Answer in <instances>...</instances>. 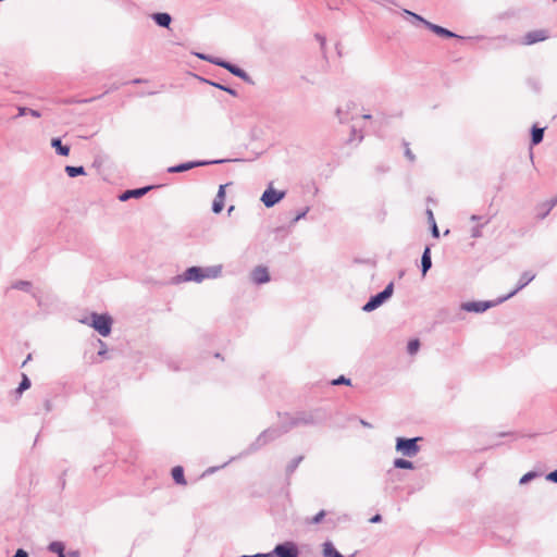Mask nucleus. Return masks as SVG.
<instances>
[{"mask_svg": "<svg viewBox=\"0 0 557 557\" xmlns=\"http://www.w3.org/2000/svg\"><path fill=\"white\" fill-rule=\"evenodd\" d=\"M295 418V416H288L284 414L281 416V424L280 426H273L269 428L265 431H263L257 440L251 444L250 450H257L260 447L264 446L271 441H274L282 436L284 433H287L289 430L294 429L295 426L290 425V420Z\"/></svg>", "mask_w": 557, "mask_h": 557, "instance_id": "obj_1", "label": "nucleus"}, {"mask_svg": "<svg viewBox=\"0 0 557 557\" xmlns=\"http://www.w3.org/2000/svg\"><path fill=\"white\" fill-rule=\"evenodd\" d=\"M79 322L94 327L101 336H108L111 333L113 323L109 314H99L96 312L81 319Z\"/></svg>", "mask_w": 557, "mask_h": 557, "instance_id": "obj_2", "label": "nucleus"}, {"mask_svg": "<svg viewBox=\"0 0 557 557\" xmlns=\"http://www.w3.org/2000/svg\"><path fill=\"white\" fill-rule=\"evenodd\" d=\"M299 550L295 543L285 542L278 544L270 553H256L252 555H242L240 557H298Z\"/></svg>", "mask_w": 557, "mask_h": 557, "instance_id": "obj_3", "label": "nucleus"}, {"mask_svg": "<svg viewBox=\"0 0 557 557\" xmlns=\"http://www.w3.org/2000/svg\"><path fill=\"white\" fill-rule=\"evenodd\" d=\"M421 441V437L413 438H405L397 437L395 449L397 453L401 454L405 457L412 458L417 456L420 451V447L418 442Z\"/></svg>", "mask_w": 557, "mask_h": 557, "instance_id": "obj_4", "label": "nucleus"}, {"mask_svg": "<svg viewBox=\"0 0 557 557\" xmlns=\"http://www.w3.org/2000/svg\"><path fill=\"white\" fill-rule=\"evenodd\" d=\"M394 293V283L391 282L386 285V287L375 296H372L369 301L362 307L364 312H371L382 306L386 300H388Z\"/></svg>", "mask_w": 557, "mask_h": 557, "instance_id": "obj_5", "label": "nucleus"}, {"mask_svg": "<svg viewBox=\"0 0 557 557\" xmlns=\"http://www.w3.org/2000/svg\"><path fill=\"white\" fill-rule=\"evenodd\" d=\"M324 417L321 411L301 412L290 420L292 426L320 424Z\"/></svg>", "mask_w": 557, "mask_h": 557, "instance_id": "obj_6", "label": "nucleus"}, {"mask_svg": "<svg viewBox=\"0 0 557 557\" xmlns=\"http://www.w3.org/2000/svg\"><path fill=\"white\" fill-rule=\"evenodd\" d=\"M535 278V274L531 271H525L520 275V278L518 281L517 287L511 290L508 295L500 297L496 300V304H502L512 296H515L519 290L524 288L529 283H531Z\"/></svg>", "mask_w": 557, "mask_h": 557, "instance_id": "obj_7", "label": "nucleus"}, {"mask_svg": "<svg viewBox=\"0 0 557 557\" xmlns=\"http://www.w3.org/2000/svg\"><path fill=\"white\" fill-rule=\"evenodd\" d=\"M285 197V191H280L269 186L261 196V201L267 208H272Z\"/></svg>", "mask_w": 557, "mask_h": 557, "instance_id": "obj_8", "label": "nucleus"}, {"mask_svg": "<svg viewBox=\"0 0 557 557\" xmlns=\"http://www.w3.org/2000/svg\"><path fill=\"white\" fill-rule=\"evenodd\" d=\"M224 160H214V161H189L185 163H181L178 165H173L168 169L169 173H181L188 170H191L197 166H203L208 164L222 163Z\"/></svg>", "mask_w": 557, "mask_h": 557, "instance_id": "obj_9", "label": "nucleus"}, {"mask_svg": "<svg viewBox=\"0 0 557 557\" xmlns=\"http://www.w3.org/2000/svg\"><path fill=\"white\" fill-rule=\"evenodd\" d=\"M178 282H196L201 283L205 281L201 267L187 268L182 275L177 277Z\"/></svg>", "mask_w": 557, "mask_h": 557, "instance_id": "obj_10", "label": "nucleus"}, {"mask_svg": "<svg viewBox=\"0 0 557 557\" xmlns=\"http://www.w3.org/2000/svg\"><path fill=\"white\" fill-rule=\"evenodd\" d=\"M496 305V301H468L461 305V309L467 312L482 313Z\"/></svg>", "mask_w": 557, "mask_h": 557, "instance_id": "obj_11", "label": "nucleus"}, {"mask_svg": "<svg viewBox=\"0 0 557 557\" xmlns=\"http://www.w3.org/2000/svg\"><path fill=\"white\" fill-rule=\"evenodd\" d=\"M250 277H251V281L257 285H261V284H265V283L270 282V274H269L268 268H265L263 265L256 267L251 271Z\"/></svg>", "mask_w": 557, "mask_h": 557, "instance_id": "obj_12", "label": "nucleus"}, {"mask_svg": "<svg viewBox=\"0 0 557 557\" xmlns=\"http://www.w3.org/2000/svg\"><path fill=\"white\" fill-rule=\"evenodd\" d=\"M152 187L151 186H147V187H141V188H136V189H129V190H126L124 193H122L120 196H119V199L121 201H127L128 199L131 198H140L143 197L148 190H150Z\"/></svg>", "mask_w": 557, "mask_h": 557, "instance_id": "obj_13", "label": "nucleus"}, {"mask_svg": "<svg viewBox=\"0 0 557 557\" xmlns=\"http://www.w3.org/2000/svg\"><path fill=\"white\" fill-rule=\"evenodd\" d=\"M547 38V35H546V32L545 30H533V32H529L524 38H523V44L524 45H533V44H536V42H540V41H543Z\"/></svg>", "mask_w": 557, "mask_h": 557, "instance_id": "obj_14", "label": "nucleus"}, {"mask_svg": "<svg viewBox=\"0 0 557 557\" xmlns=\"http://www.w3.org/2000/svg\"><path fill=\"white\" fill-rule=\"evenodd\" d=\"M205 280H214L222 276L223 265L214 264L210 267L202 268Z\"/></svg>", "mask_w": 557, "mask_h": 557, "instance_id": "obj_15", "label": "nucleus"}, {"mask_svg": "<svg viewBox=\"0 0 557 557\" xmlns=\"http://www.w3.org/2000/svg\"><path fill=\"white\" fill-rule=\"evenodd\" d=\"M423 24L430 29L432 30L433 33H435L436 35H440V36H443V37H448V38H453V37H457L456 34H454L453 32L442 27V26H438L436 24H433L429 21H423Z\"/></svg>", "mask_w": 557, "mask_h": 557, "instance_id": "obj_16", "label": "nucleus"}, {"mask_svg": "<svg viewBox=\"0 0 557 557\" xmlns=\"http://www.w3.org/2000/svg\"><path fill=\"white\" fill-rule=\"evenodd\" d=\"M219 66L227 70L228 72H231L233 75L244 79V81H249V76L248 74L240 67L230 63V62H226V63H219Z\"/></svg>", "mask_w": 557, "mask_h": 557, "instance_id": "obj_17", "label": "nucleus"}, {"mask_svg": "<svg viewBox=\"0 0 557 557\" xmlns=\"http://www.w3.org/2000/svg\"><path fill=\"white\" fill-rule=\"evenodd\" d=\"M224 199H225L224 186L221 185L219 187V191H218V194L213 200V203H212V211L214 213H220L223 210Z\"/></svg>", "mask_w": 557, "mask_h": 557, "instance_id": "obj_18", "label": "nucleus"}, {"mask_svg": "<svg viewBox=\"0 0 557 557\" xmlns=\"http://www.w3.org/2000/svg\"><path fill=\"white\" fill-rule=\"evenodd\" d=\"M557 205V198H553L537 206V216L544 219L550 210Z\"/></svg>", "mask_w": 557, "mask_h": 557, "instance_id": "obj_19", "label": "nucleus"}, {"mask_svg": "<svg viewBox=\"0 0 557 557\" xmlns=\"http://www.w3.org/2000/svg\"><path fill=\"white\" fill-rule=\"evenodd\" d=\"M151 18L154 21L157 25L165 28H168L172 22L171 15L165 12L153 13L151 15Z\"/></svg>", "mask_w": 557, "mask_h": 557, "instance_id": "obj_20", "label": "nucleus"}, {"mask_svg": "<svg viewBox=\"0 0 557 557\" xmlns=\"http://www.w3.org/2000/svg\"><path fill=\"white\" fill-rule=\"evenodd\" d=\"M352 107V103H346L345 106L337 108L336 116L341 123H346L351 119L349 117V111Z\"/></svg>", "mask_w": 557, "mask_h": 557, "instance_id": "obj_21", "label": "nucleus"}, {"mask_svg": "<svg viewBox=\"0 0 557 557\" xmlns=\"http://www.w3.org/2000/svg\"><path fill=\"white\" fill-rule=\"evenodd\" d=\"M431 267H432L431 250L429 247H426L421 257L422 274L425 275L426 272L431 269Z\"/></svg>", "mask_w": 557, "mask_h": 557, "instance_id": "obj_22", "label": "nucleus"}, {"mask_svg": "<svg viewBox=\"0 0 557 557\" xmlns=\"http://www.w3.org/2000/svg\"><path fill=\"white\" fill-rule=\"evenodd\" d=\"M65 546L62 542L55 541L49 544L48 552L58 555V557H65Z\"/></svg>", "mask_w": 557, "mask_h": 557, "instance_id": "obj_23", "label": "nucleus"}, {"mask_svg": "<svg viewBox=\"0 0 557 557\" xmlns=\"http://www.w3.org/2000/svg\"><path fill=\"white\" fill-rule=\"evenodd\" d=\"M51 146L55 149L57 153H59L60 156L65 157V156H69V153H70V147L62 145L60 138H52Z\"/></svg>", "mask_w": 557, "mask_h": 557, "instance_id": "obj_24", "label": "nucleus"}, {"mask_svg": "<svg viewBox=\"0 0 557 557\" xmlns=\"http://www.w3.org/2000/svg\"><path fill=\"white\" fill-rule=\"evenodd\" d=\"M323 557H344L339 552L336 550L331 542L323 544Z\"/></svg>", "mask_w": 557, "mask_h": 557, "instance_id": "obj_25", "label": "nucleus"}, {"mask_svg": "<svg viewBox=\"0 0 557 557\" xmlns=\"http://www.w3.org/2000/svg\"><path fill=\"white\" fill-rule=\"evenodd\" d=\"M172 476H173V480L177 483V484H182V485H185L186 484V481H185V478H184V470L182 467L177 466V467H174L172 469Z\"/></svg>", "mask_w": 557, "mask_h": 557, "instance_id": "obj_26", "label": "nucleus"}, {"mask_svg": "<svg viewBox=\"0 0 557 557\" xmlns=\"http://www.w3.org/2000/svg\"><path fill=\"white\" fill-rule=\"evenodd\" d=\"M64 170L70 177H76L86 174L84 166L66 165Z\"/></svg>", "mask_w": 557, "mask_h": 557, "instance_id": "obj_27", "label": "nucleus"}, {"mask_svg": "<svg viewBox=\"0 0 557 557\" xmlns=\"http://www.w3.org/2000/svg\"><path fill=\"white\" fill-rule=\"evenodd\" d=\"M394 467L397 469H413V463L407 459L397 458L394 460Z\"/></svg>", "mask_w": 557, "mask_h": 557, "instance_id": "obj_28", "label": "nucleus"}, {"mask_svg": "<svg viewBox=\"0 0 557 557\" xmlns=\"http://www.w3.org/2000/svg\"><path fill=\"white\" fill-rule=\"evenodd\" d=\"M544 128L533 127L532 129V144L537 145L543 140Z\"/></svg>", "mask_w": 557, "mask_h": 557, "instance_id": "obj_29", "label": "nucleus"}, {"mask_svg": "<svg viewBox=\"0 0 557 557\" xmlns=\"http://www.w3.org/2000/svg\"><path fill=\"white\" fill-rule=\"evenodd\" d=\"M12 288L28 293L32 289V283L28 281H17L12 284Z\"/></svg>", "mask_w": 557, "mask_h": 557, "instance_id": "obj_30", "label": "nucleus"}, {"mask_svg": "<svg viewBox=\"0 0 557 557\" xmlns=\"http://www.w3.org/2000/svg\"><path fill=\"white\" fill-rule=\"evenodd\" d=\"M488 222H490V220L487 219V220H485L483 223L474 225V226L471 228V237H472V238H480V237H482V228H483V227H484V225H486Z\"/></svg>", "mask_w": 557, "mask_h": 557, "instance_id": "obj_31", "label": "nucleus"}, {"mask_svg": "<svg viewBox=\"0 0 557 557\" xmlns=\"http://www.w3.org/2000/svg\"><path fill=\"white\" fill-rule=\"evenodd\" d=\"M420 348L419 339H411L407 345V351L409 355H416Z\"/></svg>", "mask_w": 557, "mask_h": 557, "instance_id": "obj_32", "label": "nucleus"}, {"mask_svg": "<svg viewBox=\"0 0 557 557\" xmlns=\"http://www.w3.org/2000/svg\"><path fill=\"white\" fill-rule=\"evenodd\" d=\"M537 475H539V473H537V472H535V471H530V472H528V473H525L524 475H522V476H521V479H520L519 483H520L521 485L527 484V483H529L530 481H532L533 479H535Z\"/></svg>", "mask_w": 557, "mask_h": 557, "instance_id": "obj_33", "label": "nucleus"}, {"mask_svg": "<svg viewBox=\"0 0 557 557\" xmlns=\"http://www.w3.org/2000/svg\"><path fill=\"white\" fill-rule=\"evenodd\" d=\"M30 386L29 379L24 374L22 382L18 385L17 393H23L25 389H28Z\"/></svg>", "mask_w": 557, "mask_h": 557, "instance_id": "obj_34", "label": "nucleus"}, {"mask_svg": "<svg viewBox=\"0 0 557 557\" xmlns=\"http://www.w3.org/2000/svg\"><path fill=\"white\" fill-rule=\"evenodd\" d=\"M214 87L221 89V90H224L226 92H228L230 95L232 96H236V91L230 87H226V86H223L221 84H218V83H211Z\"/></svg>", "mask_w": 557, "mask_h": 557, "instance_id": "obj_35", "label": "nucleus"}, {"mask_svg": "<svg viewBox=\"0 0 557 557\" xmlns=\"http://www.w3.org/2000/svg\"><path fill=\"white\" fill-rule=\"evenodd\" d=\"M324 517H325V511L321 510L311 519V523L318 524V523H320L322 521V519Z\"/></svg>", "mask_w": 557, "mask_h": 557, "instance_id": "obj_36", "label": "nucleus"}, {"mask_svg": "<svg viewBox=\"0 0 557 557\" xmlns=\"http://www.w3.org/2000/svg\"><path fill=\"white\" fill-rule=\"evenodd\" d=\"M332 384L333 385H339V384L350 385V380L346 379L344 375H341L338 379L334 380L332 382Z\"/></svg>", "mask_w": 557, "mask_h": 557, "instance_id": "obj_37", "label": "nucleus"}, {"mask_svg": "<svg viewBox=\"0 0 557 557\" xmlns=\"http://www.w3.org/2000/svg\"><path fill=\"white\" fill-rule=\"evenodd\" d=\"M301 460H302V457H298V458L294 459V460L288 465V468H287V469H288V471H290V472H292V471H294V470L298 467V465H299V462H300Z\"/></svg>", "mask_w": 557, "mask_h": 557, "instance_id": "obj_38", "label": "nucleus"}, {"mask_svg": "<svg viewBox=\"0 0 557 557\" xmlns=\"http://www.w3.org/2000/svg\"><path fill=\"white\" fill-rule=\"evenodd\" d=\"M308 212H309V207H307L305 210H302L301 212H299V213L294 218L293 223H296V222H298L299 220L304 219Z\"/></svg>", "mask_w": 557, "mask_h": 557, "instance_id": "obj_39", "label": "nucleus"}, {"mask_svg": "<svg viewBox=\"0 0 557 557\" xmlns=\"http://www.w3.org/2000/svg\"><path fill=\"white\" fill-rule=\"evenodd\" d=\"M404 12H405V14L410 15L411 17H413L414 20H417L421 23H423V21H425L423 17H421L420 15H418L411 11L405 10Z\"/></svg>", "mask_w": 557, "mask_h": 557, "instance_id": "obj_40", "label": "nucleus"}, {"mask_svg": "<svg viewBox=\"0 0 557 557\" xmlns=\"http://www.w3.org/2000/svg\"><path fill=\"white\" fill-rule=\"evenodd\" d=\"M426 215H428V222L431 224H434L436 221H435V218H434V214H433V211L431 209H428L426 210Z\"/></svg>", "mask_w": 557, "mask_h": 557, "instance_id": "obj_41", "label": "nucleus"}, {"mask_svg": "<svg viewBox=\"0 0 557 557\" xmlns=\"http://www.w3.org/2000/svg\"><path fill=\"white\" fill-rule=\"evenodd\" d=\"M431 232L435 238H437L440 236V231H438L436 222L434 224H431Z\"/></svg>", "mask_w": 557, "mask_h": 557, "instance_id": "obj_42", "label": "nucleus"}, {"mask_svg": "<svg viewBox=\"0 0 557 557\" xmlns=\"http://www.w3.org/2000/svg\"><path fill=\"white\" fill-rule=\"evenodd\" d=\"M546 479H547L548 481H552V482H554V483H557V470H555V471H553V472L548 473V474H547V476H546Z\"/></svg>", "mask_w": 557, "mask_h": 557, "instance_id": "obj_43", "label": "nucleus"}, {"mask_svg": "<svg viewBox=\"0 0 557 557\" xmlns=\"http://www.w3.org/2000/svg\"><path fill=\"white\" fill-rule=\"evenodd\" d=\"M12 557H28V553L22 548H18Z\"/></svg>", "mask_w": 557, "mask_h": 557, "instance_id": "obj_44", "label": "nucleus"}, {"mask_svg": "<svg viewBox=\"0 0 557 557\" xmlns=\"http://www.w3.org/2000/svg\"><path fill=\"white\" fill-rule=\"evenodd\" d=\"M209 62L219 66V63H226L227 61H224L215 57H210Z\"/></svg>", "mask_w": 557, "mask_h": 557, "instance_id": "obj_45", "label": "nucleus"}, {"mask_svg": "<svg viewBox=\"0 0 557 557\" xmlns=\"http://www.w3.org/2000/svg\"><path fill=\"white\" fill-rule=\"evenodd\" d=\"M405 156H406L410 161H413V160H414V156H413V153L411 152V150L408 148V145H407V144H406Z\"/></svg>", "mask_w": 557, "mask_h": 557, "instance_id": "obj_46", "label": "nucleus"}, {"mask_svg": "<svg viewBox=\"0 0 557 557\" xmlns=\"http://www.w3.org/2000/svg\"><path fill=\"white\" fill-rule=\"evenodd\" d=\"M17 111H18L17 116H23V115L27 114V112H28V108H25V107H18V108H17Z\"/></svg>", "mask_w": 557, "mask_h": 557, "instance_id": "obj_47", "label": "nucleus"}, {"mask_svg": "<svg viewBox=\"0 0 557 557\" xmlns=\"http://www.w3.org/2000/svg\"><path fill=\"white\" fill-rule=\"evenodd\" d=\"M27 114H30L33 117H40L41 116L40 112L37 111V110H34V109H28Z\"/></svg>", "mask_w": 557, "mask_h": 557, "instance_id": "obj_48", "label": "nucleus"}, {"mask_svg": "<svg viewBox=\"0 0 557 557\" xmlns=\"http://www.w3.org/2000/svg\"><path fill=\"white\" fill-rule=\"evenodd\" d=\"M99 344L101 345V349L98 351L99 356H104L107 352L106 344L102 341H99Z\"/></svg>", "mask_w": 557, "mask_h": 557, "instance_id": "obj_49", "label": "nucleus"}, {"mask_svg": "<svg viewBox=\"0 0 557 557\" xmlns=\"http://www.w3.org/2000/svg\"><path fill=\"white\" fill-rule=\"evenodd\" d=\"M481 220H483V216H481V215L472 214L470 216V221H472V222H479Z\"/></svg>", "mask_w": 557, "mask_h": 557, "instance_id": "obj_50", "label": "nucleus"}, {"mask_svg": "<svg viewBox=\"0 0 557 557\" xmlns=\"http://www.w3.org/2000/svg\"><path fill=\"white\" fill-rule=\"evenodd\" d=\"M196 55L201 59V60H205V61H208L209 62V59L211 55H207V54H203V53H196Z\"/></svg>", "mask_w": 557, "mask_h": 557, "instance_id": "obj_51", "label": "nucleus"}, {"mask_svg": "<svg viewBox=\"0 0 557 557\" xmlns=\"http://www.w3.org/2000/svg\"><path fill=\"white\" fill-rule=\"evenodd\" d=\"M67 557H79V553L77 550L69 552Z\"/></svg>", "mask_w": 557, "mask_h": 557, "instance_id": "obj_52", "label": "nucleus"}, {"mask_svg": "<svg viewBox=\"0 0 557 557\" xmlns=\"http://www.w3.org/2000/svg\"><path fill=\"white\" fill-rule=\"evenodd\" d=\"M379 521H381L380 515H375L373 518H371V522H379Z\"/></svg>", "mask_w": 557, "mask_h": 557, "instance_id": "obj_53", "label": "nucleus"}, {"mask_svg": "<svg viewBox=\"0 0 557 557\" xmlns=\"http://www.w3.org/2000/svg\"><path fill=\"white\" fill-rule=\"evenodd\" d=\"M360 423H361V425H363L366 428H372V425L369 422L364 421V420H360Z\"/></svg>", "mask_w": 557, "mask_h": 557, "instance_id": "obj_54", "label": "nucleus"}, {"mask_svg": "<svg viewBox=\"0 0 557 557\" xmlns=\"http://www.w3.org/2000/svg\"><path fill=\"white\" fill-rule=\"evenodd\" d=\"M363 119L369 120V119H371V115H370V114H364V115H363Z\"/></svg>", "mask_w": 557, "mask_h": 557, "instance_id": "obj_55", "label": "nucleus"}, {"mask_svg": "<svg viewBox=\"0 0 557 557\" xmlns=\"http://www.w3.org/2000/svg\"><path fill=\"white\" fill-rule=\"evenodd\" d=\"M134 83L135 84L140 83V79H134Z\"/></svg>", "mask_w": 557, "mask_h": 557, "instance_id": "obj_56", "label": "nucleus"}]
</instances>
